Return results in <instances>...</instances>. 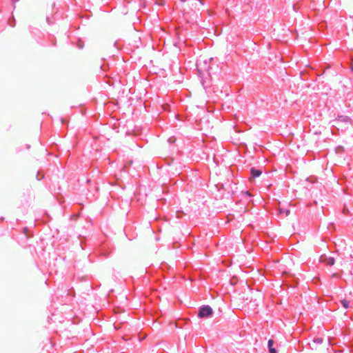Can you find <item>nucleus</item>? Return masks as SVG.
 I'll return each instance as SVG.
<instances>
[{"instance_id": "nucleus-3", "label": "nucleus", "mask_w": 353, "mask_h": 353, "mask_svg": "<svg viewBox=\"0 0 353 353\" xmlns=\"http://www.w3.org/2000/svg\"><path fill=\"white\" fill-rule=\"evenodd\" d=\"M321 261L327 265L332 266L335 263V259L332 256H321Z\"/></svg>"}, {"instance_id": "nucleus-13", "label": "nucleus", "mask_w": 353, "mask_h": 353, "mask_svg": "<svg viewBox=\"0 0 353 353\" xmlns=\"http://www.w3.org/2000/svg\"><path fill=\"white\" fill-rule=\"evenodd\" d=\"M10 26L14 27L15 26L14 24V20L13 21V23H10Z\"/></svg>"}, {"instance_id": "nucleus-4", "label": "nucleus", "mask_w": 353, "mask_h": 353, "mask_svg": "<svg viewBox=\"0 0 353 353\" xmlns=\"http://www.w3.org/2000/svg\"><path fill=\"white\" fill-rule=\"evenodd\" d=\"M261 173H262V171L260 169H257L254 167L251 168V169H250V174H251L252 178H253V179L260 176Z\"/></svg>"}, {"instance_id": "nucleus-12", "label": "nucleus", "mask_w": 353, "mask_h": 353, "mask_svg": "<svg viewBox=\"0 0 353 353\" xmlns=\"http://www.w3.org/2000/svg\"><path fill=\"white\" fill-rule=\"evenodd\" d=\"M39 172L37 173V178L38 180H41V179H43V176H41L40 178H39Z\"/></svg>"}, {"instance_id": "nucleus-14", "label": "nucleus", "mask_w": 353, "mask_h": 353, "mask_svg": "<svg viewBox=\"0 0 353 353\" xmlns=\"http://www.w3.org/2000/svg\"><path fill=\"white\" fill-rule=\"evenodd\" d=\"M352 70L353 71V65H352V68H351Z\"/></svg>"}, {"instance_id": "nucleus-8", "label": "nucleus", "mask_w": 353, "mask_h": 353, "mask_svg": "<svg viewBox=\"0 0 353 353\" xmlns=\"http://www.w3.org/2000/svg\"><path fill=\"white\" fill-rule=\"evenodd\" d=\"M344 151V148L341 145H339L336 148V153H341Z\"/></svg>"}, {"instance_id": "nucleus-9", "label": "nucleus", "mask_w": 353, "mask_h": 353, "mask_svg": "<svg viewBox=\"0 0 353 353\" xmlns=\"http://www.w3.org/2000/svg\"><path fill=\"white\" fill-rule=\"evenodd\" d=\"M314 342L316 343H319V344L322 343L323 339L322 338H316V339H314Z\"/></svg>"}, {"instance_id": "nucleus-2", "label": "nucleus", "mask_w": 353, "mask_h": 353, "mask_svg": "<svg viewBox=\"0 0 353 353\" xmlns=\"http://www.w3.org/2000/svg\"><path fill=\"white\" fill-rule=\"evenodd\" d=\"M335 121L336 123L342 122V123H351L352 119L350 117L346 116V115H339L336 118Z\"/></svg>"}, {"instance_id": "nucleus-6", "label": "nucleus", "mask_w": 353, "mask_h": 353, "mask_svg": "<svg viewBox=\"0 0 353 353\" xmlns=\"http://www.w3.org/2000/svg\"><path fill=\"white\" fill-rule=\"evenodd\" d=\"M274 341L272 339L268 340V348L270 353H277L276 349L274 347Z\"/></svg>"}, {"instance_id": "nucleus-11", "label": "nucleus", "mask_w": 353, "mask_h": 353, "mask_svg": "<svg viewBox=\"0 0 353 353\" xmlns=\"http://www.w3.org/2000/svg\"><path fill=\"white\" fill-rule=\"evenodd\" d=\"M46 21H47L48 24L51 23V21H50V18L48 17H46Z\"/></svg>"}, {"instance_id": "nucleus-7", "label": "nucleus", "mask_w": 353, "mask_h": 353, "mask_svg": "<svg viewBox=\"0 0 353 353\" xmlns=\"http://www.w3.org/2000/svg\"><path fill=\"white\" fill-rule=\"evenodd\" d=\"M340 303L345 309H348L349 307H350V301H348L347 299H342L340 301Z\"/></svg>"}, {"instance_id": "nucleus-1", "label": "nucleus", "mask_w": 353, "mask_h": 353, "mask_svg": "<svg viewBox=\"0 0 353 353\" xmlns=\"http://www.w3.org/2000/svg\"><path fill=\"white\" fill-rule=\"evenodd\" d=\"M214 311L208 305H203L198 310L197 316L200 319H209L213 316Z\"/></svg>"}, {"instance_id": "nucleus-10", "label": "nucleus", "mask_w": 353, "mask_h": 353, "mask_svg": "<svg viewBox=\"0 0 353 353\" xmlns=\"http://www.w3.org/2000/svg\"><path fill=\"white\" fill-rule=\"evenodd\" d=\"M283 212H285V216H288L290 213V210H285L283 211Z\"/></svg>"}, {"instance_id": "nucleus-5", "label": "nucleus", "mask_w": 353, "mask_h": 353, "mask_svg": "<svg viewBox=\"0 0 353 353\" xmlns=\"http://www.w3.org/2000/svg\"><path fill=\"white\" fill-rule=\"evenodd\" d=\"M99 253L104 257H108L111 254L112 251L109 248L106 249L105 246L103 245L99 250Z\"/></svg>"}]
</instances>
